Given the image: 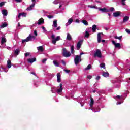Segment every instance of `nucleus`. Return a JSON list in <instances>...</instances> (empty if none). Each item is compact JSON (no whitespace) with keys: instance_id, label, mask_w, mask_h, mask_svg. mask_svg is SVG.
<instances>
[{"instance_id":"obj_1","label":"nucleus","mask_w":130,"mask_h":130,"mask_svg":"<svg viewBox=\"0 0 130 130\" xmlns=\"http://www.w3.org/2000/svg\"><path fill=\"white\" fill-rule=\"evenodd\" d=\"M35 37L32 36V34H29L28 37H27L25 39L22 40V43H25V42H29V41H32V40H35Z\"/></svg>"},{"instance_id":"obj_2","label":"nucleus","mask_w":130,"mask_h":130,"mask_svg":"<svg viewBox=\"0 0 130 130\" xmlns=\"http://www.w3.org/2000/svg\"><path fill=\"white\" fill-rule=\"evenodd\" d=\"M51 38H52V43L53 44L55 45L56 43V41H59V40H60V36H57L55 38V36L54 35H52L51 36Z\"/></svg>"},{"instance_id":"obj_3","label":"nucleus","mask_w":130,"mask_h":130,"mask_svg":"<svg viewBox=\"0 0 130 130\" xmlns=\"http://www.w3.org/2000/svg\"><path fill=\"white\" fill-rule=\"evenodd\" d=\"M62 54L64 57H70V56L71 55V52H68L66 48H63Z\"/></svg>"},{"instance_id":"obj_4","label":"nucleus","mask_w":130,"mask_h":130,"mask_svg":"<svg viewBox=\"0 0 130 130\" xmlns=\"http://www.w3.org/2000/svg\"><path fill=\"white\" fill-rule=\"evenodd\" d=\"M94 57H99V58L102 57L101 51L100 49H96L95 53L94 54Z\"/></svg>"},{"instance_id":"obj_5","label":"nucleus","mask_w":130,"mask_h":130,"mask_svg":"<svg viewBox=\"0 0 130 130\" xmlns=\"http://www.w3.org/2000/svg\"><path fill=\"white\" fill-rule=\"evenodd\" d=\"M81 60H82L80 59L79 55H76L75 58L74 59V62L76 66H78V64L80 63V61H81Z\"/></svg>"},{"instance_id":"obj_6","label":"nucleus","mask_w":130,"mask_h":130,"mask_svg":"<svg viewBox=\"0 0 130 130\" xmlns=\"http://www.w3.org/2000/svg\"><path fill=\"white\" fill-rule=\"evenodd\" d=\"M112 44H113V45H114L115 46V48H120V47H121L120 46V43H116L115 41H112Z\"/></svg>"},{"instance_id":"obj_7","label":"nucleus","mask_w":130,"mask_h":130,"mask_svg":"<svg viewBox=\"0 0 130 130\" xmlns=\"http://www.w3.org/2000/svg\"><path fill=\"white\" fill-rule=\"evenodd\" d=\"M83 42V40L79 41L77 44V50H80L81 47L82 46V43Z\"/></svg>"},{"instance_id":"obj_8","label":"nucleus","mask_w":130,"mask_h":130,"mask_svg":"<svg viewBox=\"0 0 130 130\" xmlns=\"http://www.w3.org/2000/svg\"><path fill=\"white\" fill-rule=\"evenodd\" d=\"M121 14V12L117 11V12H114L113 13V16L115 17L116 18H117V17H119Z\"/></svg>"},{"instance_id":"obj_9","label":"nucleus","mask_w":130,"mask_h":130,"mask_svg":"<svg viewBox=\"0 0 130 130\" xmlns=\"http://www.w3.org/2000/svg\"><path fill=\"white\" fill-rule=\"evenodd\" d=\"M99 10L102 12V13H108V12H109V10L106 9L105 8H99Z\"/></svg>"},{"instance_id":"obj_10","label":"nucleus","mask_w":130,"mask_h":130,"mask_svg":"<svg viewBox=\"0 0 130 130\" xmlns=\"http://www.w3.org/2000/svg\"><path fill=\"white\" fill-rule=\"evenodd\" d=\"M101 34L103 35V33L99 32L98 34V43H100V42H101Z\"/></svg>"},{"instance_id":"obj_11","label":"nucleus","mask_w":130,"mask_h":130,"mask_svg":"<svg viewBox=\"0 0 130 130\" xmlns=\"http://www.w3.org/2000/svg\"><path fill=\"white\" fill-rule=\"evenodd\" d=\"M27 61L29 63H33L35 61H36V58H28Z\"/></svg>"},{"instance_id":"obj_12","label":"nucleus","mask_w":130,"mask_h":130,"mask_svg":"<svg viewBox=\"0 0 130 130\" xmlns=\"http://www.w3.org/2000/svg\"><path fill=\"white\" fill-rule=\"evenodd\" d=\"M57 81L58 83H60L61 81V78H60V73H58L57 74Z\"/></svg>"},{"instance_id":"obj_13","label":"nucleus","mask_w":130,"mask_h":130,"mask_svg":"<svg viewBox=\"0 0 130 130\" xmlns=\"http://www.w3.org/2000/svg\"><path fill=\"white\" fill-rule=\"evenodd\" d=\"M67 36L66 39L69 41H71V40L73 39V38H72V36L71 35V34H70V33H67Z\"/></svg>"},{"instance_id":"obj_14","label":"nucleus","mask_w":130,"mask_h":130,"mask_svg":"<svg viewBox=\"0 0 130 130\" xmlns=\"http://www.w3.org/2000/svg\"><path fill=\"white\" fill-rule=\"evenodd\" d=\"M62 84H60V88L57 90V93H61L62 92Z\"/></svg>"},{"instance_id":"obj_15","label":"nucleus","mask_w":130,"mask_h":130,"mask_svg":"<svg viewBox=\"0 0 130 130\" xmlns=\"http://www.w3.org/2000/svg\"><path fill=\"white\" fill-rule=\"evenodd\" d=\"M53 63L54 66H55V67H59V65L60 64L59 62H58V61H57V60H53Z\"/></svg>"},{"instance_id":"obj_16","label":"nucleus","mask_w":130,"mask_h":130,"mask_svg":"<svg viewBox=\"0 0 130 130\" xmlns=\"http://www.w3.org/2000/svg\"><path fill=\"white\" fill-rule=\"evenodd\" d=\"M43 23H44V19L41 18V19H39L37 24L39 25H41V24H43Z\"/></svg>"},{"instance_id":"obj_17","label":"nucleus","mask_w":130,"mask_h":130,"mask_svg":"<svg viewBox=\"0 0 130 130\" xmlns=\"http://www.w3.org/2000/svg\"><path fill=\"white\" fill-rule=\"evenodd\" d=\"M129 20V17L126 16L124 17L123 18V23H125L126 22H127Z\"/></svg>"},{"instance_id":"obj_18","label":"nucleus","mask_w":130,"mask_h":130,"mask_svg":"<svg viewBox=\"0 0 130 130\" xmlns=\"http://www.w3.org/2000/svg\"><path fill=\"white\" fill-rule=\"evenodd\" d=\"M21 16H22V17H26L27 16V14L25 13L24 12L23 13H20L18 15V18L19 19H21Z\"/></svg>"},{"instance_id":"obj_19","label":"nucleus","mask_w":130,"mask_h":130,"mask_svg":"<svg viewBox=\"0 0 130 130\" xmlns=\"http://www.w3.org/2000/svg\"><path fill=\"white\" fill-rule=\"evenodd\" d=\"M102 76L105 78H107V77H109V73L108 72H105V71H103Z\"/></svg>"},{"instance_id":"obj_20","label":"nucleus","mask_w":130,"mask_h":130,"mask_svg":"<svg viewBox=\"0 0 130 130\" xmlns=\"http://www.w3.org/2000/svg\"><path fill=\"white\" fill-rule=\"evenodd\" d=\"M11 67H12V62L11 61V60H8L7 68H8V69H10L11 68Z\"/></svg>"},{"instance_id":"obj_21","label":"nucleus","mask_w":130,"mask_h":130,"mask_svg":"<svg viewBox=\"0 0 130 130\" xmlns=\"http://www.w3.org/2000/svg\"><path fill=\"white\" fill-rule=\"evenodd\" d=\"M93 105H94V99H93V98H91L90 103V107H93Z\"/></svg>"},{"instance_id":"obj_22","label":"nucleus","mask_w":130,"mask_h":130,"mask_svg":"<svg viewBox=\"0 0 130 130\" xmlns=\"http://www.w3.org/2000/svg\"><path fill=\"white\" fill-rule=\"evenodd\" d=\"M7 42V39L5 37H2L1 40V44H4Z\"/></svg>"},{"instance_id":"obj_23","label":"nucleus","mask_w":130,"mask_h":130,"mask_svg":"<svg viewBox=\"0 0 130 130\" xmlns=\"http://www.w3.org/2000/svg\"><path fill=\"white\" fill-rule=\"evenodd\" d=\"M35 6V4H31L30 7H28L27 8V11H30L31 10H32V9H33V8H34V6Z\"/></svg>"},{"instance_id":"obj_24","label":"nucleus","mask_w":130,"mask_h":130,"mask_svg":"<svg viewBox=\"0 0 130 130\" xmlns=\"http://www.w3.org/2000/svg\"><path fill=\"white\" fill-rule=\"evenodd\" d=\"M97 29V25L94 24L92 25V32L96 33V29Z\"/></svg>"},{"instance_id":"obj_25","label":"nucleus","mask_w":130,"mask_h":130,"mask_svg":"<svg viewBox=\"0 0 130 130\" xmlns=\"http://www.w3.org/2000/svg\"><path fill=\"white\" fill-rule=\"evenodd\" d=\"M85 37L86 38H89V37H90V33L89 31H88V30L85 31Z\"/></svg>"},{"instance_id":"obj_26","label":"nucleus","mask_w":130,"mask_h":130,"mask_svg":"<svg viewBox=\"0 0 130 130\" xmlns=\"http://www.w3.org/2000/svg\"><path fill=\"white\" fill-rule=\"evenodd\" d=\"M3 16H8V11L7 10H3L2 11Z\"/></svg>"},{"instance_id":"obj_27","label":"nucleus","mask_w":130,"mask_h":130,"mask_svg":"<svg viewBox=\"0 0 130 130\" xmlns=\"http://www.w3.org/2000/svg\"><path fill=\"white\" fill-rule=\"evenodd\" d=\"M19 53H20V49H16L15 51H14V54H15V55H19Z\"/></svg>"},{"instance_id":"obj_28","label":"nucleus","mask_w":130,"mask_h":130,"mask_svg":"<svg viewBox=\"0 0 130 130\" xmlns=\"http://www.w3.org/2000/svg\"><path fill=\"white\" fill-rule=\"evenodd\" d=\"M53 27H54V28H56V27H57V20H54L53 21Z\"/></svg>"},{"instance_id":"obj_29","label":"nucleus","mask_w":130,"mask_h":130,"mask_svg":"<svg viewBox=\"0 0 130 130\" xmlns=\"http://www.w3.org/2000/svg\"><path fill=\"white\" fill-rule=\"evenodd\" d=\"M71 53L72 54H74V53H75V47L74 46V45H72L71 46Z\"/></svg>"},{"instance_id":"obj_30","label":"nucleus","mask_w":130,"mask_h":130,"mask_svg":"<svg viewBox=\"0 0 130 130\" xmlns=\"http://www.w3.org/2000/svg\"><path fill=\"white\" fill-rule=\"evenodd\" d=\"M82 23L85 25V26H88L89 25V23H88V21L85 20H82Z\"/></svg>"},{"instance_id":"obj_31","label":"nucleus","mask_w":130,"mask_h":130,"mask_svg":"<svg viewBox=\"0 0 130 130\" xmlns=\"http://www.w3.org/2000/svg\"><path fill=\"white\" fill-rule=\"evenodd\" d=\"M115 39H118L119 40H121L122 39V36H121L120 37H118L117 36L114 37Z\"/></svg>"},{"instance_id":"obj_32","label":"nucleus","mask_w":130,"mask_h":130,"mask_svg":"<svg viewBox=\"0 0 130 130\" xmlns=\"http://www.w3.org/2000/svg\"><path fill=\"white\" fill-rule=\"evenodd\" d=\"M38 50H40V51H43V47L42 46H39L38 47Z\"/></svg>"},{"instance_id":"obj_33","label":"nucleus","mask_w":130,"mask_h":130,"mask_svg":"<svg viewBox=\"0 0 130 130\" xmlns=\"http://www.w3.org/2000/svg\"><path fill=\"white\" fill-rule=\"evenodd\" d=\"M92 68V65L89 64L87 66V68H85V70L87 71L88 70H90Z\"/></svg>"},{"instance_id":"obj_34","label":"nucleus","mask_w":130,"mask_h":130,"mask_svg":"<svg viewBox=\"0 0 130 130\" xmlns=\"http://www.w3.org/2000/svg\"><path fill=\"white\" fill-rule=\"evenodd\" d=\"M8 24L7 23H3L1 26V28H6V27H7Z\"/></svg>"},{"instance_id":"obj_35","label":"nucleus","mask_w":130,"mask_h":130,"mask_svg":"<svg viewBox=\"0 0 130 130\" xmlns=\"http://www.w3.org/2000/svg\"><path fill=\"white\" fill-rule=\"evenodd\" d=\"M73 22H74V20L73 19V18H70L68 20V23H69V25H71V23H73Z\"/></svg>"},{"instance_id":"obj_36","label":"nucleus","mask_w":130,"mask_h":130,"mask_svg":"<svg viewBox=\"0 0 130 130\" xmlns=\"http://www.w3.org/2000/svg\"><path fill=\"white\" fill-rule=\"evenodd\" d=\"M53 4H54V5H58V4H59V0H55L53 2Z\"/></svg>"},{"instance_id":"obj_37","label":"nucleus","mask_w":130,"mask_h":130,"mask_svg":"<svg viewBox=\"0 0 130 130\" xmlns=\"http://www.w3.org/2000/svg\"><path fill=\"white\" fill-rule=\"evenodd\" d=\"M101 68H103V69H105V63H102L100 64Z\"/></svg>"},{"instance_id":"obj_38","label":"nucleus","mask_w":130,"mask_h":130,"mask_svg":"<svg viewBox=\"0 0 130 130\" xmlns=\"http://www.w3.org/2000/svg\"><path fill=\"white\" fill-rule=\"evenodd\" d=\"M64 71L67 74H69V73H71V70H67V69H64Z\"/></svg>"},{"instance_id":"obj_39","label":"nucleus","mask_w":130,"mask_h":130,"mask_svg":"<svg viewBox=\"0 0 130 130\" xmlns=\"http://www.w3.org/2000/svg\"><path fill=\"white\" fill-rule=\"evenodd\" d=\"M113 11H114V8L113 7H111L109 10V12H113Z\"/></svg>"},{"instance_id":"obj_40","label":"nucleus","mask_w":130,"mask_h":130,"mask_svg":"<svg viewBox=\"0 0 130 130\" xmlns=\"http://www.w3.org/2000/svg\"><path fill=\"white\" fill-rule=\"evenodd\" d=\"M5 5V2H1L0 3V7L2 8L3 7V6Z\"/></svg>"},{"instance_id":"obj_41","label":"nucleus","mask_w":130,"mask_h":130,"mask_svg":"<svg viewBox=\"0 0 130 130\" xmlns=\"http://www.w3.org/2000/svg\"><path fill=\"white\" fill-rule=\"evenodd\" d=\"M47 18L49 19H52L53 18V15H47Z\"/></svg>"},{"instance_id":"obj_42","label":"nucleus","mask_w":130,"mask_h":130,"mask_svg":"<svg viewBox=\"0 0 130 130\" xmlns=\"http://www.w3.org/2000/svg\"><path fill=\"white\" fill-rule=\"evenodd\" d=\"M47 60V58H45V59H43L42 61V62L43 63H45V62Z\"/></svg>"},{"instance_id":"obj_43","label":"nucleus","mask_w":130,"mask_h":130,"mask_svg":"<svg viewBox=\"0 0 130 130\" xmlns=\"http://www.w3.org/2000/svg\"><path fill=\"white\" fill-rule=\"evenodd\" d=\"M61 63H62V64H63V66H66V61H64V60H61Z\"/></svg>"},{"instance_id":"obj_44","label":"nucleus","mask_w":130,"mask_h":130,"mask_svg":"<svg viewBox=\"0 0 130 130\" xmlns=\"http://www.w3.org/2000/svg\"><path fill=\"white\" fill-rule=\"evenodd\" d=\"M125 31H126V32L127 33H128V34H130V29H128L126 28V29H125Z\"/></svg>"},{"instance_id":"obj_45","label":"nucleus","mask_w":130,"mask_h":130,"mask_svg":"<svg viewBox=\"0 0 130 130\" xmlns=\"http://www.w3.org/2000/svg\"><path fill=\"white\" fill-rule=\"evenodd\" d=\"M34 35H35L36 36H37V31L36 30H35L34 31Z\"/></svg>"},{"instance_id":"obj_46","label":"nucleus","mask_w":130,"mask_h":130,"mask_svg":"<svg viewBox=\"0 0 130 130\" xmlns=\"http://www.w3.org/2000/svg\"><path fill=\"white\" fill-rule=\"evenodd\" d=\"M25 54V57H27V56H29V55H30V53H26Z\"/></svg>"},{"instance_id":"obj_47","label":"nucleus","mask_w":130,"mask_h":130,"mask_svg":"<svg viewBox=\"0 0 130 130\" xmlns=\"http://www.w3.org/2000/svg\"><path fill=\"white\" fill-rule=\"evenodd\" d=\"M87 78H88V79H92V76L88 75V76H87Z\"/></svg>"},{"instance_id":"obj_48","label":"nucleus","mask_w":130,"mask_h":130,"mask_svg":"<svg viewBox=\"0 0 130 130\" xmlns=\"http://www.w3.org/2000/svg\"><path fill=\"white\" fill-rule=\"evenodd\" d=\"M99 79H100V76H98L96 78V80L97 81H98V80H99Z\"/></svg>"},{"instance_id":"obj_49","label":"nucleus","mask_w":130,"mask_h":130,"mask_svg":"<svg viewBox=\"0 0 130 130\" xmlns=\"http://www.w3.org/2000/svg\"><path fill=\"white\" fill-rule=\"evenodd\" d=\"M16 2H17V3H21V2H22V1L23 0H15Z\"/></svg>"},{"instance_id":"obj_50","label":"nucleus","mask_w":130,"mask_h":130,"mask_svg":"<svg viewBox=\"0 0 130 130\" xmlns=\"http://www.w3.org/2000/svg\"><path fill=\"white\" fill-rule=\"evenodd\" d=\"M30 74H31L32 75H34V76H36V73L31 72Z\"/></svg>"},{"instance_id":"obj_51","label":"nucleus","mask_w":130,"mask_h":130,"mask_svg":"<svg viewBox=\"0 0 130 130\" xmlns=\"http://www.w3.org/2000/svg\"><path fill=\"white\" fill-rule=\"evenodd\" d=\"M76 23H80V20L79 19H76Z\"/></svg>"},{"instance_id":"obj_52","label":"nucleus","mask_w":130,"mask_h":130,"mask_svg":"<svg viewBox=\"0 0 130 130\" xmlns=\"http://www.w3.org/2000/svg\"><path fill=\"white\" fill-rule=\"evenodd\" d=\"M60 29V26H59L57 28H56V30L57 31H58V30H59Z\"/></svg>"},{"instance_id":"obj_53","label":"nucleus","mask_w":130,"mask_h":130,"mask_svg":"<svg viewBox=\"0 0 130 130\" xmlns=\"http://www.w3.org/2000/svg\"><path fill=\"white\" fill-rule=\"evenodd\" d=\"M79 58L80 59H81V58H82V55H81V54H80V55L79 56Z\"/></svg>"},{"instance_id":"obj_54","label":"nucleus","mask_w":130,"mask_h":130,"mask_svg":"<svg viewBox=\"0 0 130 130\" xmlns=\"http://www.w3.org/2000/svg\"><path fill=\"white\" fill-rule=\"evenodd\" d=\"M116 97L118 98V99H119L120 98V95H117Z\"/></svg>"},{"instance_id":"obj_55","label":"nucleus","mask_w":130,"mask_h":130,"mask_svg":"<svg viewBox=\"0 0 130 130\" xmlns=\"http://www.w3.org/2000/svg\"><path fill=\"white\" fill-rule=\"evenodd\" d=\"M92 9H96V6H92Z\"/></svg>"},{"instance_id":"obj_56","label":"nucleus","mask_w":130,"mask_h":130,"mask_svg":"<svg viewBox=\"0 0 130 130\" xmlns=\"http://www.w3.org/2000/svg\"><path fill=\"white\" fill-rule=\"evenodd\" d=\"M89 8H91V9L92 8V5H88Z\"/></svg>"},{"instance_id":"obj_57","label":"nucleus","mask_w":130,"mask_h":130,"mask_svg":"<svg viewBox=\"0 0 130 130\" xmlns=\"http://www.w3.org/2000/svg\"><path fill=\"white\" fill-rule=\"evenodd\" d=\"M109 28H107V27H106L105 28V30H106V31L108 30Z\"/></svg>"},{"instance_id":"obj_58","label":"nucleus","mask_w":130,"mask_h":130,"mask_svg":"<svg viewBox=\"0 0 130 130\" xmlns=\"http://www.w3.org/2000/svg\"><path fill=\"white\" fill-rule=\"evenodd\" d=\"M42 29H43V30H45V27H44V26H42Z\"/></svg>"},{"instance_id":"obj_59","label":"nucleus","mask_w":130,"mask_h":130,"mask_svg":"<svg viewBox=\"0 0 130 130\" xmlns=\"http://www.w3.org/2000/svg\"><path fill=\"white\" fill-rule=\"evenodd\" d=\"M101 41H102V42H103V43L105 42V40H102Z\"/></svg>"},{"instance_id":"obj_60","label":"nucleus","mask_w":130,"mask_h":130,"mask_svg":"<svg viewBox=\"0 0 130 130\" xmlns=\"http://www.w3.org/2000/svg\"><path fill=\"white\" fill-rule=\"evenodd\" d=\"M95 2H96V3H101L100 1H97V0H96Z\"/></svg>"},{"instance_id":"obj_61","label":"nucleus","mask_w":130,"mask_h":130,"mask_svg":"<svg viewBox=\"0 0 130 130\" xmlns=\"http://www.w3.org/2000/svg\"><path fill=\"white\" fill-rule=\"evenodd\" d=\"M18 27H21V24H20V23H18Z\"/></svg>"},{"instance_id":"obj_62","label":"nucleus","mask_w":130,"mask_h":130,"mask_svg":"<svg viewBox=\"0 0 130 130\" xmlns=\"http://www.w3.org/2000/svg\"><path fill=\"white\" fill-rule=\"evenodd\" d=\"M83 54H84L83 52L80 53V55H83Z\"/></svg>"},{"instance_id":"obj_63","label":"nucleus","mask_w":130,"mask_h":130,"mask_svg":"<svg viewBox=\"0 0 130 130\" xmlns=\"http://www.w3.org/2000/svg\"><path fill=\"white\" fill-rule=\"evenodd\" d=\"M61 7H62V5H60L59 7V8H61Z\"/></svg>"},{"instance_id":"obj_64","label":"nucleus","mask_w":130,"mask_h":130,"mask_svg":"<svg viewBox=\"0 0 130 130\" xmlns=\"http://www.w3.org/2000/svg\"><path fill=\"white\" fill-rule=\"evenodd\" d=\"M93 93H96V90H93Z\"/></svg>"}]
</instances>
